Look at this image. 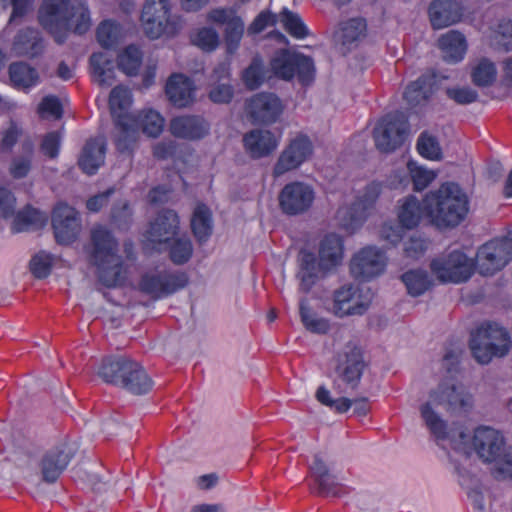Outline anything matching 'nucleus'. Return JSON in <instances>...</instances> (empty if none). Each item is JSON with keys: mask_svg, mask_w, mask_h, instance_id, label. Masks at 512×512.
<instances>
[{"mask_svg": "<svg viewBox=\"0 0 512 512\" xmlns=\"http://www.w3.org/2000/svg\"><path fill=\"white\" fill-rule=\"evenodd\" d=\"M344 236L331 232L323 236L319 243V265L329 270L341 264L344 256Z\"/></svg>", "mask_w": 512, "mask_h": 512, "instance_id": "obj_25", "label": "nucleus"}, {"mask_svg": "<svg viewBox=\"0 0 512 512\" xmlns=\"http://www.w3.org/2000/svg\"><path fill=\"white\" fill-rule=\"evenodd\" d=\"M428 15L433 29H442L459 22L463 8L456 0H433Z\"/></svg>", "mask_w": 512, "mask_h": 512, "instance_id": "obj_23", "label": "nucleus"}, {"mask_svg": "<svg viewBox=\"0 0 512 512\" xmlns=\"http://www.w3.org/2000/svg\"><path fill=\"white\" fill-rule=\"evenodd\" d=\"M401 279L412 296H419L432 286V280L427 271L421 269L409 270L401 276Z\"/></svg>", "mask_w": 512, "mask_h": 512, "instance_id": "obj_37", "label": "nucleus"}, {"mask_svg": "<svg viewBox=\"0 0 512 512\" xmlns=\"http://www.w3.org/2000/svg\"><path fill=\"white\" fill-rule=\"evenodd\" d=\"M244 33V22L238 17H232L224 30V38L229 53H233L239 46Z\"/></svg>", "mask_w": 512, "mask_h": 512, "instance_id": "obj_46", "label": "nucleus"}, {"mask_svg": "<svg viewBox=\"0 0 512 512\" xmlns=\"http://www.w3.org/2000/svg\"><path fill=\"white\" fill-rule=\"evenodd\" d=\"M135 120L138 124V130L150 137H157L163 129L164 119L162 116L154 111H143L137 115L134 114Z\"/></svg>", "mask_w": 512, "mask_h": 512, "instance_id": "obj_39", "label": "nucleus"}, {"mask_svg": "<svg viewBox=\"0 0 512 512\" xmlns=\"http://www.w3.org/2000/svg\"><path fill=\"white\" fill-rule=\"evenodd\" d=\"M193 43L204 51H213L219 45V34L211 27H204L196 33Z\"/></svg>", "mask_w": 512, "mask_h": 512, "instance_id": "obj_51", "label": "nucleus"}, {"mask_svg": "<svg viewBox=\"0 0 512 512\" xmlns=\"http://www.w3.org/2000/svg\"><path fill=\"white\" fill-rule=\"evenodd\" d=\"M315 199L314 189L303 182L286 184L279 193V206L287 215H300L310 209Z\"/></svg>", "mask_w": 512, "mask_h": 512, "instance_id": "obj_17", "label": "nucleus"}, {"mask_svg": "<svg viewBox=\"0 0 512 512\" xmlns=\"http://www.w3.org/2000/svg\"><path fill=\"white\" fill-rule=\"evenodd\" d=\"M271 71L279 78L290 81L297 77L303 85H310L315 76L313 60L300 53H291L288 50H281L272 58Z\"/></svg>", "mask_w": 512, "mask_h": 512, "instance_id": "obj_9", "label": "nucleus"}, {"mask_svg": "<svg viewBox=\"0 0 512 512\" xmlns=\"http://www.w3.org/2000/svg\"><path fill=\"white\" fill-rule=\"evenodd\" d=\"M488 463L493 464L491 472L495 479H512V449L504 448L495 459Z\"/></svg>", "mask_w": 512, "mask_h": 512, "instance_id": "obj_42", "label": "nucleus"}, {"mask_svg": "<svg viewBox=\"0 0 512 512\" xmlns=\"http://www.w3.org/2000/svg\"><path fill=\"white\" fill-rule=\"evenodd\" d=\"M410 171L414 189L417 191L425 189L435 178V175L432 172L422 168H411Z\"/></svg>", "mask_w": 512, "mask_h": 512, "instance_id": "obj_64", "label": "nucleus"}, {"mask_svg": "<svg viewBox=\"0 0 512 512\" xmlns=\"http://www.w3.org/2000/svg\"><path fill=\"white\" fill-rule=\"evenodd\" d=\"M496 43L505 51L512 49V20H502L495 32Z\"/></svg>", "mask_w": 512, "mask_h": 512, "instance_id": "obj_59", "label": "nucleus"}, {"mask_svg": "<svg viewBox=\"0 0 512 512\" xmlns=\"http://www.w3.org/2000/svg\"><path fill=\"white\" fill-rule=\"evenodd\" d=\"M118 38V27L112 21H103L97 28V40L104 48L112 47Z\"/></svg>", "mask_w": 512, "mask_h": 512, "instance_id": "obj_52", "label": "nucleus"}, {"mask_svg": "<svg viewBox=\"0 0 512 512\" xmlns=\"http://www.w3.org/2000/svg\"><path fill=\"white\" fill-rule=\"evenodd\" d=\"M38 20L59 44L64 43L70 31L82 35L91 26L90 13L85 0L72 2L65 0L63 4L43 5L39 9Z\"/></svg>", "mask_w": 512, "mask_h": 512, "instance_id": "obj_1", "label": "nucleus"}, {"mask_svg": "<svg viewBox=\"0 0 512 512\" xmlns=\"http://www.w3.org/2000/svg\"><path fill=\"white\" fill-rule=\"evenodd\" d=\"M277 22V15L270 11H262L249 25L247 32L250 35L262 32L266 27L275 25Z\"/></svg>", "mask_w": 512, "mask_h": 512, "instance_id": "obj_57", "label": "nucleus"}, {"mask_svg": "<svg viewBox=\"0 0 512 512\" xmlns=\"http://www.w3.org/2000/svg\"><path fill=\"white\" fill-rule=\"evenodd\" d=\"M8 73L11 84L17 89L28 90L40 80L38 71L22 61L11 63Z\"/></svg>", "mask_w": 512, "mask_h": 512, "instance_id": "obj_32", "label": "nucleus"}, {"mask_svg": "<svg viewBox=\"0 0 512 512\" xmlns=\"http://www.w3.org/2000/svg\"><path fill=\"white\" fill-rule=\"evenodd\" d=\"M98 374L106 383L121 387L135 395L146 394L153 387V380L145 369L129 358L104 359Z\"/></svg>", "mask_w": 512, "mask_h": 512, "instance_id": "obj_5", "label": "nucleus"}, {"mask_svg": "<svg viewBox=\"0 0 512 512\" xmlns=\"http://www.w3.org/2000/svg\"><path fill=\"white\" fill-rule=\"evenodd\" d=\"M12 50L20 57L34 58L44 50L43 39L40 32L34 28L21 29L14 37Z\"/></svg>", "mask_w": 512, "mask_h": 512, "instance_id": "obj_28", "label": "nucleus"}, {"mask_svg": "<svg viewBox=\"0 0 512 512\" xmlns=\"http://www.w3.org/2000/svg\"><path fill=\"white\" fill-rule=\"evenodd\" d=\"M234 97L231 83H209L208 98L215 104H228Z\"/></svg>", "mask_w": 512, "mask_h": 512, "instance_id": "obj_50", "label": "nucleus"}, {"mask_svg": "<svg viewBox=\"0 0 512 512\" xmlns=\"http://www.w3.org/2000/svg\"><path fill=\"white\" fill-rule=\"evenodd\" d=\"M425 209L430 224H459L469 212V199L457 183L447 182L426 195Z\"/></svg>", "mask_w": 512, "mask_h": 512, "instance_id": "obj_4", "label": "nucleus"}, {"mask_svg": "<svg viewBox=\"0 0 512 512\" xmlns=\"http://www.w3.org/2000/svg\"><path fill=\"white\" fill-rule=\"evenodd\" d=\"M509 333L497 324L486 323L471 334L470 349L480 364H488L493 357H503L510 350Z\"/></svg>", "mask_w": 512, "mask_h": 512, "instance_id": "obj_7", "label": "nucleus"}, {"mask_svg": "<svg viewBox=\"0 0 512 512\" xmlns=\"http://www.w3.org/2000/svg\"><path fill=\"white\" fill-rule=\"evenodd\" d=\"M313 152V145L306 135H298L281 152L273 167V176L279 177L298 168Z\"/></svg>", "mask_w": 512, "mask_h": 512, "instance_id": "obj_18", "label": "nucleus"}, {"mask_svg": "<svg viewBox=\"0 0 512 512\" xmlns=\"http://www.w3.org/2000/svg\"><path fill=\"white\" fill-rule=\"evenodd\" d=\"M315 482L318 486V493L322 496H336L339 492V485L330 473L315 480Z\"/></svg>", "mask_w": 512, "mask_h": 512, "instance_id": "obj_63", "label": "nucleus"}, {"mask_svg": "<svg viewBox=\"0 0 512 512\" xmlns=\"http://www.w3.org/2000/svg\"><path fill=\"white\" fill-rule=\"evenodd\" d=\"M194 81L183 74H172L165 86L169 101L177 108H186L195 102Z\"/></svg>", "mask_w": 512, "mask_h": 512, "instance_id": "obj_22", "label": "nucleus"}, {"mask_svg": "<svg viewBox=\"0 0 512 512\" xmlns=\"http://www.w3.org/2000/svg\"><path fill=\"white\" fill-rule=\"evenodd\" d=\"M118 251V241L106 226L91 230L84 252L89 264L97 268L99 281L106 287H115L121 282L122 259Z\"/></svg>", "mask_w": 512, "mask_h": 512, "instance_id": "obj_2", "label": "nucleus"}, {"mask_svg": "<svg viewBox=\"0 0 512 512\" xmlns=\"http://www.w3.org/2000/svg\"><path fill=\"white\" fill-rule=\"evenodd\" d=\"M106 145L102 138L90 139L84 145L78 165L88 175L94 174L103 165Z\"/></svg>", "mask_w": 512, "mask_h": 512, "instance_id": "obj_29", "label": "nucleus"}, {"mask_svg": "<svg viewBox=\"0 0 512 512\" xmlns=\"http://www.w3.org/2000/svg\"><path fill=\"white\" fill-rule=\"evenodd\" d=\"M176 226H149L145 233L144 249L147 252L169 251L170 260L176 265L189 261L193 247L186 236H179L173 228Z\"/></svg>", "mask_w": 512, "mask_h": 512, "instance_id": "obj_6", "label": "nucleus"}, {"mask_svg": "<svg viewBox=\"0 0 512 512\" xmlns=\"http://www.w3.org/2000/svg\"><path fill=\"white\" fill-rule=\"evenodd\" d=\"M299 313L304 327L312 333L325 334L330 329L329 321L318 317L309 306L308 300L302 298L299 303Z\"/></svg>", "mask_w": 512, "mask_h": 512, "instance_id": "obj_36", "label": "nucleus"}, {"mask_svg": "<svg viewBox=\"0 0 512 512\" xmlns=\"http://www.w3.org/2000/svg\"><path fill=\"white\" fill-rule=\"evenodd\" d=\"M438 44L443 52V58L450 62L460 61L467 48L464 35L456 30H450L442 35L438 40Z\"/></svg>", "mask_w": 512, "mask_h": 512, "instance_id": "obj_31", "label": "nucleus"}, {"mask_svg": "<svg viewBox=\"0 0 512 512\" xmlns=\"http://www.w3.org/2000/svg\"><path fill=\"white\" fill-rule=\"evenodd\" d=\"M476 267L483 276H491L512 261V233L494 238L477 250Z\"/></svg>", "mask_w": 512, "mask_h": 512, "instance_id": "obj_10", "label": "nucleus"}, {"mask_svg": "<svg viewBox=\"0 0 512 512\" xmlns=\"http://www.w3.org/2000/svg\"><path fill=\"white\" fill-rule=\"evenodd\" d=\"M365 367L362 349L352 342L347 343L335 356L336 375L353 389L358 386Z\"/></svg>", "mask_w": 512, "mask_h": 512, "instance_id": "obj_14", "label": "nucleus"}, {"mask_svg": "<svg viewBox=\"0 0 512 512\" xmlns=\"http://www.w3.org/2000/svg\"><path fill=\"white\" fill-rule=\"evenodd\" d=\"M79 213L65 202H58L52 210V224L77 222Z\"/></svg>", "mask_w": 512, "mask_h": 512, "instance_id": "obj_53", "label": "nucleus"}, {"mask_svg": "<svg viewBox=\"0 0 512 512\" xmlns=\"http://www.w3.org/2000/svg\"><path fill=\"white\" fill-rule=\"evenodd\" d=\"M430 268L441 282L453 283L467 281L477 269L476 261L459 250L432 260Z\"/></svg>", "mask_w": 512, "mask_h": 512, "instance_id": "obj_12", "label": "nucleus"}, {"mask_svg": "<svg viewBox=\"0 0 512 512\" xmlns=\"http://www.w3.org/2000/svg\"><path fill=\"white\" fill-rule=\"evenodd\" d=\"M169 130L176 138L195 141L209 134L210 123L202 115L185 114L172 118Z\"/></svg>", "mask_w": 512, "mask_h": 512, "instance_id": "obj_21", "label": "nucleus"}, {"mask_svg": "<svg viewBox=\"0 0 512 512\" xmlns=\"http://www.w3.org/2000/svg\"><path fill=\"white\" fill-rule=\"evenodd\" d=\"M280 21L283 23L284 28L291 36L296 38H304L308 35L306 26L297 14L284 9L280 13Z\"/></svg>", "mask_w": 512, "mask_h": 512, "instance_id": "obj_48", "label": "nucleus"}, {"mask_svg": "<svg viewBox=\"0 0 512 512\" xmlns=\"http://www.w3.org/2000/svg\"><path fill=\"white\" fill-rule=\"evenodd\" d=\"M54 261L55 256L53 254L40 251L31 258L29 269L34 277L43 279L50 274Z\"/></svg>", "mask_w": 512, "mask_h": 512, "instance_id": "obj_45", "label": "nucleus"}, {"mask_svg": "<svg viewBox=\"0 0 512 512\" xmlns=\"http://www.w3.org/2000/svg\"><path fill=\"white\" fill-rule=\"evenodd\" d=\"M372 301L370 290L353 284H345L334 291L332 310L339 317L362 315Z\"/></svg>", "mask_w": 512, "mask_h": 512, "instance_id": "obj_13", "label": "nucleus"}, {"mask_svg": "<svg viewBox=\"0 0 512 512\" xmlns=\"http://www.w3.org/2000/svg\"><path fill=\"white\" fill-rule=\"evenodd\" d=\"M428 218L425 205L422 207L415 196H408L399 201V224H418L423 217Z\"/></svg>", "mask_w": 512, "mask_h": 512, "instance_id": "obj_34", "label": "nucleus"}, {"mask_svg": "<svg viewBox=\"0 0 512 512\" xmlns=\"http://www.w3.org/2000/svg\"><path fill=\"white\" fill-rule=\"evenodd\" d=\"M386 257L380 249L367 246L358 251L350 261V272L356 279L368 280L384 271Z\"/></svg>", "mask_w": 512, "mask_h": 512, "instance_id": "obj_19", "label": "nucleus"}, {"mask_svg": "<svg viewBox=\"0 0 512 512\" xmlns=\"http://www.w3.org/2000/svg\"><path fill=\"white\" fill-rule=\"evenodd\" d=\"M497 70L495 64L487 58H482L472 68L471 79L478 87H488L496 80Z\"/></svg>", "mask_w": 512, "mask_h": 512, "instance_id": "obj_40", "label": "nucleus"}, {"mask_svg": "<svg viewBox=\"0 0 512 512\" xmlns=\"http://www.w3.org/2000/svg\"><path fill=\"white\" fill-rule=\"evenodd\" d=\"M41 113H48L55 119H60L63 114L62 105L56 96H46L42 99L38 108Z\"/></svg>", "mask_w": 512, "mask_h": 512, "instance_id": "obj_62", "label": "nucleus"}, {"mask_svg": "<svg viewBox=\"0 0 512 512\" xmlns=\"http://www.w3.org/2000/svg\"><path fill=\"white\" fill-rule=\"evenodd\" d=\"M90 65L96 82L100 86L108 87L114 83V70L103 54L93 53L90 57Z\"/></svg>", "mask_w": 512, "mask_h": 512, "instance_id": "obj_38", "label": "nucleus"}, {"mask_svg": "<svg viewBox=\"0 0 512 512\" xmlns=\"http://www.w3.org/2000/svg\"><path fill=\"white\" fill-rule=\"evenodd\" d=\"M435 77L422 75L414 82H411L405 92L404 99L411 108L425 105L434 93Z\"/></svg>", "mask_w": 512, "mask_h": 512, "instance_id": "obj_30", "label": "nucleus"}, {"mask_svg": "<svg viewBox=\"0 0 512 512\" xmlns=\"http://www.w3.org/2000/svg\"><path fill=\"white\" fill-rule=\"evenodd\" d=\"M473 447L484 462L491 461L504 449L503 437L494 429L479 427L473 436Z\"/></svg>", "mask_w": 512, "mask_h": 512, "instance_id": "obj_24", "label": "nucleus"}, {"mask_svg": "<svg viewBox=\"0 0 512 512\" xmlns=\"http://www.w3.org/2000/svg\"><path fill=\"white\" fill-rule=\"evenodd\" d=\"M373 210L372 204L357 200L350 205L342 206L337 211V218L344 224L365 222Z\"/></svg>", "mask_w": 512, "mask_h": 512, "instance_id": "obj_35", "label": "nucleus"}, {"mask_svg": "<svg viewBox=\"0 0 512 512\" xmlns=\"http://www.w3.org/2000/svg\"><path fill=\"white\" fill-rule=\"evenodd\" d=\"M427 249V241L418 235H410L404 242V253L407 257L417 259L422 256Z\"/></svg>", "mask_w": 512, "mask_h": 512, "instance_id": "obj_56", "label": "nucleus"}, {"mask_svg": "<svg viewBox=\"0 0 512 512\" xmlns=\"http://www.w3.org/2000/svg\"><path fill=\"white\" fill-rule=\"evenodd\" d=\"M115 144L121 153L131 152L138 138V124L134 114H117Z\"/></svg>", "mask_w": 512, "mask_h": 512, "instance_id": "obj_27", "label": "nucleus"}, {"mask_svg": "<svg viewBox=\"0 0 512 512\" xmlns=\"http://www.w3.org/2000/svg\"><path fill=\"white\" fill-rule=\"evenodd\" d=\"M74 454L75 448L66 442L46 451L39 462L42 480L46 483L56 482Z\"/></svg>", "mask_w": 512, "mask_h": 512, "instance_id": "obj_20", "label": "nucleus"}, {"mask_svg": "<svg viewBox=\"0 0 512 512\" xmlns=\"http://www.w3.org/2000/svg\"><path fill=\"white\" fill-rule=\"evenodd\" d=\"M413 226H382L380 230V237L389 243L396 245L399 243L405 233L410 230Z\"/></svg>", "mask_w": 512, "mask_h": 512, "instance_id": "obj_61", "label": "nucleus"}, {"mask_svg": "<svg viewBox=\"0 0 512 512\" xmlns=\"http://www.w3.org/2000/svg\"><path fill=\"white\" fill-rule=\"evenodd\" d=\"M16 199L13 193L4 187H0V217L8 219L14 214Z\"/></svg>", "mask_w": 512, "mask_h": 512, "instance_id": "obj_60", "label": "nucleus"}, {"mask_svg": "<svg viewBox=\"0 0 512 512\" xmlns=\"http://www.w3.org/2000/svg\"><path fill=\"white\" fill-rule=\"evenodd\" d=\"M16 220L18 224L25 225L45 224L48 221V215L31 205H26L17 213Z\"/></svg>", "mask_w": 512, "mask_h": 512, "instance_id": "obj_54", "label": "nucleus"}, {"mask_svg": "<svg viewBox=\"0 0 512 512\" xmlns=\"http://www.w3.org/2000/svg\"><path fill=\"white\" fill-rule=\"evenodd\" d=\"M447 96L454 100L457 104L466 105L473 103L478 98V93L468 87L464 88H448L446 90Z\"/></svg>", "mask_w": 512, "mask_h": 512, "instance_id": "obj_58", "label": "nucleus"}, {"mask_svg": "<svg viewBox=\"0 0 512 512\" xmlns=\"http://www.w3.org/2000/svg\"><path fill=\"white\" fill-rule=\"evenodd\" d=\"M366 22L362 18H353L345 22L338 37L343 45H349L364 36Z\"/></svg>", "mask_w": 512, "mask_h": 512, "instance_id": "obj_44", "label": "nucleus"}, {"mask_svg": "<svg viewBox=\"0 0 512 512\" xmlns=\"http://www.w3.org/2000/svg\"><path fill=\"white\" fill-rule=\"evenodd\" d=\"M188 277L184 272H149L142 276L140 290L152 298H160L186 286Z\"/></svg>", "mask_w": 512, "mask_h": 512, "instance_id": "obj_16", "label": "nucleus"}, {"mask_svg": "<svg viewBox=\"0 0 512 512\" xmlns=\"http://www.w3.org/2000/svg\"><path fill=\"white\" fill-rule=\"evenodd\" d=\"M23 154L20 156H16L13 158L10 173L16 178H24L30 168H31V159L33 155V145L31 142H25L22 144Z\"/></svg>", "mask_w": 512, "mask_h": 512, "instance_id": "obj_43", "label": "nucleus"}, {"mask_svg": "<svg viewBox=\"0 0 512 512\" xmlns=\"http://www.w3.org/2000/svg\"><path fill=\"white\" fill-rule=\"evenodd\" d=\"M271 77V70L268 69L259 56L253 57L248 67L242 71V81L248 90L258 89Z\"/></svg>", "mask_w": 512, "mask_h": 512, "instance_id": "obj_33", "label": "nucleus"}, {"mask_svg": "<svg viewBox=\"0 0 512 512\" xmlns=\"http://www.w3.org/2000/svg\"><path fill=\"white\" fill-rule=\"evenodd\" d=\"M432 404L442 406L452 415H460L470 411L473 406V397L460 386L440 384L430 393V402L421 406V416L431 433L438 438H445L446 424L432 410Z\"/></svg>", "mask_w": 512, "mask_h": 512, "instance_id": "obj_3", "label": "nucleus"}, {"mask_svg": "<svg viewBox=\"0 0 512 512\" xmlns=\"http://www.w3.org/2000/svg\"><path fill=\"white\" fill-rule=\"evenodd\" d=\"M246 152L253 159H260L270 155L277 148V140L269 130L254 129L243 137Z\"/></svg>", "mask_w": 512, "mask_h": 512, "instance_id": "obj_26", "label": "nucleus"}, {"mask_svg": "<svg viewBox=\"0 0 512 512\" xmlns=\"http://www.w3.org/2000/svg\"><path fill=\"white\" fill-rule=\"evenodd\" d=\"M417 149L427 159L440 160L442 158V151L437 138L427 132H423L419 136Z\"/></svg>", "mask_w": 512, "mask_h": 512, "instance_id": "obj_47", "label": "nucleus"}, {"mask_svg": "<svg viewBox=\"0 0 512 512\" xmlns=\"http://www.w3.org/2000/svg\"><path fill=\"white\" fill-rule=\"evenodd\" d=\"M57 244L69 246L80 236V226H52Z\"/></svg>", "mask_w": 512, "mask_h": 512, "instance_id": "obj_55", "label": "nucleus"}, {"mask_svg": "<svg viewBox=\"0 0 512 512\" xmlns=\"http://www.w3.org/2000/svg\"><path fill=\"white\" fill-rule=\"evenodd\" d=\"M130 104L131 92L128 88L119 85L111 90L109 96V107L113 115H116L117 111H119L118 114H125L123 111L127 109Z\"/></svg>", "mask_w": 512, "mask_h": 512, "instance_id": "obj_49", "label": "nucleus"}, {"mask_svg": "<svg viewBox=\"0 0 512 512\" xmlns=\"http://www.w3.org/2000/svg\"><path fill=\"white\" fill-rule=\"evenodd\" d=\"M280 98L270 92L254 94L245 101V113L253 124H271L277 121L283 112Z\"/></svg>", "mask_w": 512, "mask_h": 512, "instance_id": "obj_15", "label": "nucleus"}, {"mask_svg": "<svg viewBox=\"0 0 512 512\" xmlns=\"http://www.w3.org/2000/svg\"><path fill=\"white\" fill-rule=\"evenodd\" d=\"M143 31L151 39L174 36L180 29L179 19L170 15L168 0H146L141 13Z\"/></svg>", "mask_w": 512, "mask_h": 512, "instance_id": "obj_8", "label": "nucleus"}, {"mask_svg": "<svg viewBox=\"0 0 512 512\" xmlns=\"http://www.w3.org/2000/svg\"><path fill=\"white\" fill-rule=\"evenodd\" d=\"M142 63V53L135 45H129L118 56V67L128 76L137 75Z\"/></svg>", "mask_w": 512, "mask_h": 512, "instance_id": "obj_41", "label": "nucleus"}, {"mask_svg": "<svg viewBox=\"0 0 512 512\" xmlns=\"http://www.w3.org/2000/svg\"><path fill=\"white\" fill-rule=\"evenodd\" d=\"M408 131L407 117L396 111L385 115L375 126L373 137L376 148L384 153H390L400 147Z\"/></svg>", "mask_w": 512, "mask_h": 512, "instance_id": "obj_11", "label": "nucleus"}]
</instances>
